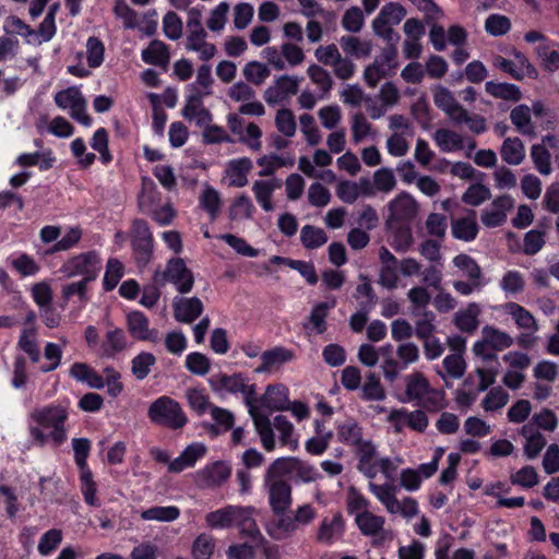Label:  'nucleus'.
I'll use <instances>...</instances> for the list:
<instances>
[{
  "label": "nucleus",
  "mask_w": 559,
  "mask_h": 559,
  "mask_svg": "<svg viewBox=\"0 0 559 559\" xmlns=\"http://www.w3.org/2000/svg\"><path fill=\"white\" fill-rule=\"evenodd\" d=\"M185 366L193 374L205 376L210 371L211 361L204 354L192 352L187 355Z\"/></svg>",
  "instance_id": "56"
},
{
  "label": "nucleus",
  "mask_w": 559,
  "mask_h": 559,
  "mask_svg": "<svg viewBox=\"0 0 559 559\" xmlns=\"http://www.w3.org/2000/svg\"><path fill=\"white\" fill-rule=\"evenodd\" d=\"M453 264L463 271L468 280L475 282L476 285H485L481 269L471 255L465 253L457 254L453 258Z\"/></svg>",
  "instance_id": "28"
},
{
  "label": "nucleus",
  "mask_w": 559,
  "mask_h": 559,
  "mask_svg": "<svg viewBox=\"0 0 559 559\" xmlns=\"http://www.w3.org/2000/svg\"><path fill=\"white\" fill-rule=\"evenodd\" d=\"M510 480L512 485H519L524 488H532L538 484L539 477L533 466L525 465L515 474L511 475Z\"/></svg>",
  "instance_id": "64"
},
{
  "label": "nucleus",
  "mask_w": 559,
  "mask_h": 559,
  "mask_svg": "<svg viewBox=\"0 0 559 559\" xmlns=\"http://www.w3.org/2000/svg\"><path fill=\"white\" fill-rule=\"evenodd\" d=\"M509 394L501 386H493L489 390L481 402V407L486 412H496L507 405Z\"/></svg>",
  "instance_id": "46"
},
{
  "label": "nucleus",
  "mask_w": 559,
  "mask_h": 559,
  "mask_svg": "<svg viewBox=\"0 0 559 559\" xmlns=\"http://www.w3.org/2000/svg\"><path fill=\"white\" fill-rule=\"evenodd\" d=\"M275 126L285 136H293L296 132V121L293 111L288 108L278 109L275 117Z\"/></svg>",
  "instance_id": "61"
},
{
  "label": "nucleus",
  "mask_w": 559,
  "mask_h": 559,
  "mask_svg": "<svg viewBox=\"0 0 559 559\" xmlns=\"http://www.w3.org/2000/svg\"><path fill=\"white\" fill-rule=\"evenodd\" d=\"M289 390L283 383L269 384L262 396V405L271 411L289 409Z\"/></svg>",
  "instance_id": "13"
},
{
  "label": "nucleus",
  "mask_w": 559,
  "mask_h": 559,
  "mask_svg": "<svg viewBox=\"0 0 559 559\" xmlns=\"http://www.w3.org/2000/svg\"><path fill=\"white\" fill-rule=\"evenodd\" d=\"M355 522L360 533L365 536H376L382 531L384 525V519L382 516L374 515L369 511L357 513Z\"/></svg>",
  "instance_id": "27"
},
{
  "label": "nucleus",
  "mask_w": 559,
  "mask_h": 559,
  "mask_svg": "<svg viewBox=\"0 0 559 559\" xmlns=\"http://www.w3.org/2000/svg\"><path fill=\"white\" fill-rule=\"evenodd\" d=\"M300 241L306 249L313 250L322 247L328 236L322 228L305 225L300 231Z\"/></svg>",
  "instance_id": "38"
},
{
  "label": "nucleus",
  "mask_w": 559,
  "mask_h": 559,
  "mask_svg": "<svg viewBox=\"0 0 559 559\" xmlns=\"http://www.w3.org/2000/svg\"><path fill=\"white\" fill-rule=\"evenodd\" d=\"M428 389L429 382L423 373L415 372L406 377V401L420 400L428 392Z\"/></svg>",
  "instance_id": "35"
},
{
  "label": "nucleus",
  "mask_w": 559,
  "mask_h": 559,
  "mask_svg": "<svg viewBox=\"0 0 559 559\" xmlns=\"http://www.w3.org/2000/svg\"><path fill=\"white\" fill-rule=\"evenodd\" d=\"M230 472V467L226 463L217 461L211 466H206L202 471V476L207 486L214 487L225 483L229 478Z\"/></svg>",
  "instance_id": "33"
},
{
  "label": "nucleus",
  "mask_w": 559,
  "mask_h": 559,
  "mask_svg": "<svg viewBox=\"0 0 559 559\" xmlns=\"http://www.w3.org/2000/svg\"><path fill=\"white\" fill-rule=\"evenodd\" d=\"M19 345L29 356L33 362L39 361L40 350L37 345L36 330L34 328L23 330Z\"/></svg>",
  "instance_id": "50"
},
{
  "label": "nucleus",
  "mask_w": 559,
  "mask_h": 559,
  "mask_svg": "<svg viewBox=\"0 0 559 559\" xmlns=\"http://www.w3.org/2000/svg\"><path fill=\"white\" fill-rule=\"evenodd\" d=\"M418 211L415 199L407 192L400 193L389 203L390 218L395 222H409Z\"/></svg>",
  "instance_id": "11"
},
{
  "label": "nucleus",
  "mask_w": 559,
  "mask_h": 559,
  "mask_svg": "<svg viewBox=\"0 0 559 559\" xmlns=\"http://www.w3.org/2000/svg\"><path fill=\"white\" fill-rule=\"evenodd\" d=\"M337 437L341 442L354 447L362 440V428L349 418L337 426Z\"/></svg>",
  "instance_id": "36"
},
{
  "label": "nucleus",
  "mask_w": 559,
  "mask_h": 559,
  "mask_svg": "<svg viewBox=\"0 0 559 559\" xmlns=\"http://www.w3.org/2000/svg\"><path fill=\"white\" fill-rule=\"evenodd\" d=\"M60 10V3L55 2L48 7L44 21L40 23L37 29L38 36L41 41H49L57 32L56 15Z\"/></svg>",
  "instance_id": "41"
},
{
  "label": "nucleus",
  "mask_w": 559,
  "mask_h": 559,
  "mask_svg": "<svg viewBox=\"0 0 559 559\" xmlns=\"http://www.w3.org/2000/svg\"><path fill=\"white\" fill-rule=\"evenodd\" d=\"M501 158L509 165H520L525 158L524 144L519 138H507L500 150Z\"/></svg>",
  "instance_id": "26"
},
{
  "label": "nucleus",
  "mask_w": 559,
  "mask_h": 559,
  "mask_svg": "<svg viewBox=\"0 0 559 559\" xmlns=\"http://www.w3.org/2000/svg\"><path fill=\"white\" fill-rule=\"evenodd\" d=\"M247 377L241 372L234 374L219 373L212 377L209 382L213 391H226L228 393L237 394L242 393L247 403L255 395V385L247 384Z\"/></svg>",
  "instance_id": "6"
},
{
  "label": "nucleus",
  "mask_w": 559,
  "mask_h": 559,
  "mask_svg": "<svg viewBox=\"0 0 559 559\" xmlns=\"http://www.w3.org/2000/svg\"><path fill=\"white\" fill-rule=\"evenodd\" d=\"M147 415L154 424L173 430L181 429L188 423V417L181 405L166 395L156 399L151 404Z\"/></svg>",
  "instance_id": "2"
},
{
  "label": "nucleus",
  "mask_w": 559,
  "mask_h": 559,
  "mask_svg": "<svg viewBox=\"0 0 559 559\" xmlns=\"http://www.w3.org/2000/svg\"><path fill=\"white\" fill-rule=\"evenodd\" d=\"M554 41L548 39L546 43H540L535 47V53L542 60V66L547 71H554L559 66V52L551 47Z\"/></svg>",
  "instance_id": "43"
},
{
  "label": "nucleus",
  "mask_w": 559,
  "mask_h": 559,
  "mask_svg": "<svg viewBox=\"0 0 559 559\" xmlns=\"http://www.w3.org/2000/svg\"><path fill=\"white\" fill-rule=\"evenodd\" d=\"M298 464V459L294 456L278 457L267 467L265 472V483L280 479L283 476L294 473V468Z\"/></svg>",
  "instance_id": "29"
},
{
  "label": "nucleus",
  "mask_w": 559,
  "mask_h": 559,
  "mask_svg": "<svg viewBox=\"0 0 559 559\" xmlns=\"http://www.w3.org/2000/svg\"><path fill=\"white\" fill-rule=\"evenodd\" d=\"M102 270V259L96 251L72 255L60 266V272L68 278L82 276V281L93 282Z\"/></svg>",
  "instance_id": "3"
},
{
  "label": "nucleus",
  "mask_w": 559,
  "mask_h": 559,
  "mask_svg": "<svg viewBox=\"0 0 559 559\" xmlns=\"http://www.w3.org/2000/svg\"><path fill=\"white\" fill-rule=\"evenodd\" d=\"M252 191L257 202L265 212H271L274 210L272 202L273 191L269 186V182H264V180H255L252 186Z\"/></svg>",
  "instance_id": "59"
},
{
  "label": "nucleus",
  "mask_w": 559,
  "mask_h": 559,
  "mask_svg": "<svg viewBox=\"0 0 559 559\" xmlns=\"http://www.w3.org/2000/svg\"><path fill=\"white\" fill-rule=\"evenodd\" d=\"M485 29L492 36H503L511 29L510 19L501 14H490L486 19Z\"/></svg>",
  "instance_id": "60"
},
{
  "label": "nucleus",
  "mask_w": 559,
  "mask_h": 559,
  "mask_svg": "<svg viewBox=\"0 0 559 559\" xmlns=\"http://www.w3.org/2000/svg\"><path fill=\"white\" fill-rule=\"evenodd\" d=\"M62 542V532L58 528L47 531L39 539L37 550L41 556H49Z\"/></svg>",
  "instance_id": "57"
},
{
  "label": "nucleus",
  "mask_w": 559,
  "mask_h": 559,
  "mask_svg": "<svg viewBox=\"0 0 559 559\" xmlns=\"http://www.w3.org/2000/svg\"><path fill=\"white\" fill-rule=\"evenodd\" d=\"M370 490L377 499L385 506L390 513H397L399 500L395 497V487L389 484H370Z\"/></svg>",
  "instance_id": "37"
},
{
  "label": "nucleus",
  "mask_w": 559,
  "mask_h": 559,
  "mask_svg": "<svg viewBox=\"0 0 559 559\" xmlns=\"http://www.w3.org/2000/svg\"><path fill=\"white\" fill-rule=\"evenodd\" d=\"M527 426L522 428V435L526 437V442L524 444V454L528 460H533L538 456L540 451L546 445V439L540 432H535L531 436H526Z\"/></svg>",
  "instance_id": "58"
},
{
  "label": "nucleus",
  "mask_w": 559,
  "mask_h": 559,
  "mask_svg": "<svg viewBox=\"0 0 559 559\" xmlns=\"http://www.w3.org/2000/svg\"><path fill=\"white\" fill-rule=\"evenodd\" d=\"M35 127L38 132L47 131L57 138L67 139L74 133V127L61 116L49 120L46 115H41L37 118Z\"/></svg>",
  "instance_id": "15"
},
{
  "label": "nucleus",
  "mask_w": 559,
  "mask_h": 559,
  "mask_svg": "<svg viewBox=\"0 0 559 559\" xmlns=\"http://www.w3.org/2000/svg\"><path fill=\"white\" fill-rule=\"evenodd\" d=\"M81 491L84 497V501L92 507H98L99 501L96 496L97 489L96 484L93 480L92 471L80 472Z\"/></svg>",
  "instance_id": "53"
},
{
  "label": "nucleus",
  "mask_w": 559,
  "mask_h": 559,
  "mask_svg": "<svg viewBox=\"0 0 559 559\" xmlns=\"http://www.w3.org/2000/svg\"><path fill=\"white\" fill-rule=\"evenodd\" d=\"M510 119L522 134L533 133L531 109L527 105L521 104L514 107L510 112Z\"/></svg>",
  "instance_id": "39"
},
{
  "label": "nucleus",
  "mask_w": 559,
  "mask_h": 559,
  "mask_svg": "<svg viewBox=\"0 0 559 559\" xmlns=\"http://www.w3.org/2000/svg\"><path fill=\"white\" fill-rule=\"evenodd\" d=\"M531 157L536 169L542 175L551 173V156L549 151L543 144H534L531 147Z\"/></svg>",
  "instance_id": "49"
},
{
  "label": "nucleus",
  "mask_w": 559,
  "mask_h": 559,
  "mask_svg": "<svg viewBox=\"0 0 559 559\" xmlns=\"http://www.w3.org/2000/svg\"><path fill=\"white\" fill-rule=\"evenodd\" d=\"M180 515V510L176 506L160 507L155 506L142 511V520L173 522Z\"/></svg>",
  "instance_id": "42"
},
{
  "label": "nucleus",
  "mask_w": 559,
  "mask_h": 559,
  "mask_svg": "<svg viewBox=\"0 0 559 559\" xmlns=\"http://www.w3.org/2000/svg\"><path fill=\"white\" fill-rule=\"evenodd\" d=\"M525 287V282L519 271H508L500 281V288L506 294L515 295L522 293Z\"/></svg>",
  "instance_id": "63"
},
{
  "label": "nucleus",
  "mask_w": 559,
  "mask_h": 559,
  "mask_svg": "<svg viewBox=\"0 0 559 559\" xmlns=\"http://www.w3.org/2000/svg\"><path fill=\"white\" fill-rule=\"evenodd\" d=\"M433 102L439 109L443 110L453 120L463 109V107L457 103L453 94L442 85H437L435 87Z\"/></svg>",
  "instance_id": "19"
},
{
  "label": "nucleus",
  "mask_w": 559,
  "mask_h": 559,
  "mask_svg": "<svg viewBox=\"0 0 559 559\" xmlns=\"http://www.w3.org/2000/svg\"><path fill=\"white\" fill-rule=\"evenodd\" d=\"M254 425L263 448L267 452L273 451L275 449V439L270 419L266 416L254 417Z\"/></svg>",
  "instance_id": "52"
},
{
  "label": "nucleus",
  "mask_w": 559,
  "mask_h": 559,
  "mask_svg": "<svg viewBox=\"0 0 559 559\" xmlns=\"http://www.w3.org/2000/svg\"><path fill=\"white\" fill-rule=\"evenodd\" d=\"M293 350L284 346H275L261 354V364L254 369L255 373H270L294 359Z\"/></svg>",
  "instance_id": "10"
},
{
  "label": "nucleus",
  "mask_w": 559,
  "mask_h": 559,
  "mask_svg": "<svg viewBox=\"0 0 559 559\" xmlns=\"http://www.w3.org/2000/svg\"><path fill=\"white\" fill-rule=\"evenodd\" d=\"M7 262L22 276H34L39 272V265L33 257L26 253H14Z\"/></svg>",
  "instance_id": "31"
},
{
  "label": "nucleus",
  "mask_w": 559,
  "mask_h": 559,
  "mask_svg": "<svg viewBox=\"0 0 559 559\" xmlns=\"http://www.w3.org/2000/svg\"><path fill=\"white\" fill-rule=\"evenodd\" d=\"M340 44L347 56L355 57L357 59L368 57L371 51L369 43H362L355 36H342Z\"/></svg>",
  "instance_id": "40"
},
{
  "label": "nucleus",
  "mask_w": 559,
  "mask_h": 559,
  "mask_svg": "<svg viewBox=\"0 0 559 559\" xmlns=\"http://www.w3.org/2000/svg\"><path fill=\"white\" fill-rule=\"evenodd\" d=\"M362 399L366 401H383L385 399L380 378L373 372L366 377V382L362 385Z\"/></svg>",
  "instance_id": "51"
},
{
  "label": "nucleus",
  "mask_w": 559,
  "mask_h": 559,
  "mask_svg": "<svg viewBox=\"0 0 559 559\" xmlns=\"http://www.w3.org/2000/svg\"><path fill=\"white\" fill-rule=\"evenodd\" d=\"M433 138L443 152L456 151L463 147V138L454 131L438 129Z\"/></svg>",
  "instance_id": "44"
},
{
  "label": "nucleus",
  "mask_w": 559,
  "mask_h": 559,
  "mask_svg": "<svg viewBox=\"0 0 559 559\" xmlns=\"http://www.w3.org/2000/svg\"><path fill=\"white\" fill-rule=\"evenodd\" d=\"M504 309L510 316H512L519 328L536 329V321L534 317L523 306L510 301L504 305Z\"/></svg>",
  "instance_id": "45"
},
{
  "label": "nucleus",
  "mask_w": 559,
  "mask_h": 559,
  "mask_svg": "<svg viewBox=\"0 0 559 559\" xmlns=\"http://www.w3.org/2000/svg\"><path fill=\"white\" fill-rule=\"evenodd\" d=\"M354 447L358 456V471L369 479L374 478L377 475L376 464L372 462L377 453L374 444L370 440L362 439Z\"/></svg>",
  "instance_id": "14"
},
{
  "label": "nucleus",
  "mask_w": 559,
  "mask_h": 559,
  "mask_svg": "<svg viewBox=\"0 0 559 559\" xmlns=\"http://www.w3.org/2000/svg\"><path fill=\"white\" fill-rule=\"evenodd\" d=\"M490 198V190L483 183L471 185L462 195V202L472 206H478Z\"/></svg>",
  "instance_id": "54"
},
{
  "label": "nucleus",
  "mask_w": 559,
  "mask_h": 559,
  "mask_svg": "<svg viewBox=\"0 0 559 559\" xmlns=\"http://www.w3.org/2000/svg\"><path fill=\"white\" fill-rule=\"evenodd\" d=\"M174 318L180 323H192L203 312L204 306L198 297H176L173 301Z\"/></svg>",
  "instance_id": "9"
},
{
  "label": "nucleus",
  "mask_w": 559,
  "mask_h": 559,
  "mask_svg": "<svg viewBox=\"0 0 559 559\" xmlns=\"http://www.w3.org/2000/svg\"><path fill=\"white\" fill-rule=\"evenodd\" d=\"M69 417V406L62 403H51L34 408L28 416V432L38 447L48 443L60 445L67 439L66 421Z\"/></svg>",
  "instance_id": "1"
},
{
  "label": "nucleus",
  "mask_w": 559,
  "mask_h": 559,
  "mask_svg": "<svg viewBox=\"0 0 559 559\" xmlns=\"http://www.w3.org/2000/svg\"><path fill=\"white\" fill-rule=\"evenodd\" d=\"M69 372L73 379L86 383L90 388L103 389L105 386L103 377L84 362H74Z\"/></svg>",
  "instance_id": "20"
},
{
  "label": "nucleus",
  "mask_w": 559,
  "mask_h": 559,
  "mask_svg": "<svg viewBox=\"0 0 559 559\" xmlns=\"http://www.w3.org/2000/svg\"><path fill=\"white\" fill-rule=\"evenodd\" d=\"M451 229L452 236L455 239L466 242L475 240L479 233V226L476 222L475 211H471L469 216L460 217L452 221Z\"/></svg>",
  "instance_id": "17"
},
{
  "label": "nucleus",
  "mask_w": 559,
  "mask_h": 559,
  "mask_svg": "<svg viewBox=\"0 0 559 559\" xmlns=\"http://www.w3.org/2000/svg\"><path fill=\"white\" fill-rule=\"evenodd\" d=\"M255 509L253 507H240L239 513L235 520V527L239 528L241 535L255 538L260 535V531L253 519Z\"/></svg>",
  "instance_id": "25"
},
{
  "label": "nucleus",
  "mask_w": 559,
  "mask_h": 559,
  "mask_svg": "<svg viewBox=\"0 0 559 559\" xmlns=\"http://www.w3.org/2000/svg\"><path fill=\"white\" fill-rule=\"evenodd\" d=\"M389 418L392 421L404 418L406 419L407 426L417 432H424L429 424L428 416L420 409L414 412H407L404 408L395 409L391 412Z\"/></svg>",
  "instance_id": "21"
},
{
  "label": "nucleus",
  "mask_w": 559,
  "mask_h": 559,
  "mask_svg": "<svg viewBox=\"0 0 559 559\" xmlns=\"http://www.w3.org/2000/svg\"><path fill=\"white\" fill-rule=\"evenodd\" d=\"M406 9L399 2H389L384 4L379 14L372 21L374 34L385 41L390 43L399 35L392 28V25H399L406 16Z\"/></svg>",
  "instance_id": "4"
},
{
  "label": "nucleus",
  "mask_w": 559,
  "mask_h": 559,
  "mask_svg": "<svg viewBox=\"0 0 559 559\" xmlns=\"http://www.w3.org/2000/svg\"><path fill=\"white\" fill-rule=\"evenodd\" d=\"M483 341L493 350H503L513 343L512 337L508 333L490 325L483 328Z\"/></svg>",
  "instance_id": "34"
},
{
  "label": "nucleus",
  "mask_w": 559,
  "mask_h": 559,
  "mask_svg": "<svg viewBox=\"0 0 559 559\" xmlns=\"http://www.w3.org/2000/svg\"><path fill=\"white\" fill-rule=\"evenodd\" d=\"M199 206L209 214L211 222L216 221L222 207L219 192L212 186H206L199 197Z\"/></svg>",
  "instance_id": "22"
},
{
  "label": "nucleus",
  "mask_w": 559,
  "mask_h": 559,
  "mask_svg": "<svg viewBox=\"0 0 559 559\" xmlns=\"http://www.w3.org/2000/svg\"><path fill=\"white\" fill-rule=\"evenodd\" d=\"M55 104L62 110H68L71 118L84 127L92 124V118L86 112V100L76 86L59 91L53 97Z\"/></svg>",
  "instance_id": "5"
},
{
  "label": "nucleus",
  "mask_w": 559,
  "mask_h": 559,
  "mask_svg": "<svg viewBox=\"0 0 559 559\" xmlns=\"http://www.w3.org/2000/svg\"><path fill=\"white\" fill-rule=\"evenodd\" d=\"M72 449L74 452V462L80 472L88 471L87 457L91 452V441L87 438L72 439Z\"/></svg>",
  "instance_id": "55"
},
{
  "label": "nucleus",
  "mask_w": 559,
  "mask_h": 559,
  "mask_svg": "<svg viewBox=\"0 0 559 559\" xmlns=\"http://www.w3.org/2000/svg\"><path fill=\"white\" fill-rule=\"evenodd\" d=\"M472 307L475 305H471L466 310L459 311L454 316L455 326L465 333H473L478 326L477 312H473Z\"/></svg>",
  "instance_id": "62"
},
{
  "label": "nucleus",
  "mask_w": 559,
  "mask_h": 559,
  "mask_svg": "<svg viewBox=\"0 0 559 559\" xmlns=\"http://www.w3.org/2000/svg\"><path fill=\"white\" fill-rule=\"evenodd\" d=\"M142 60L167 71L170 60L168 46L160 40H152L147 48L142 50Z\"/></svg>",
  "instance_id": "16"
},
{
  "label": "nucleus",
  "mask_w": 559,
  "mask_h": 559,
  "mask_svg": "<svg viewBox=\"0 0 559 559\" xmlns=\"http://www.w3.org/2000/svg\"><path fill=\"white\" fill-rule=\"evenodd\" d=\"M163 276L165 281L173 283L180 294L190 293L194 284L192 272L180 258H173L168 261Z\"/></svg>",
  "instance_id": "7"
},
{
  "label": "nucleus",
  "mask_w": 559,
  "mask_h": 559,
  "mask_svg": "<svg viewBox=\"0 0 559 559\" xmlns=\"http://www.w3.org/2000/svg\"><path fill=\"white\" fill-rule=\"evenodd\" d=\"M269 503L274 514H284L290 508L292 486L288 481L276 479L269 481Z\"/></svg>",
  "instance_id": "8"
},
{
  "label": "nucleus",
  "mask_w": 559,
  "mask_h": 559,
  "mask_svg": "<svg viewBox=\"0 0 559 559\" xmlns=\"http://www.w3.org/2000/svg\"><path fill=\"white\" fill-rule=\"evenodd\" d=\"M123 265L117 259H109L103 278V287L106 292L112 290L123 276Z\"/></svg>",
  "instance_id": "47"
},
{
  "label": "nucleus",
  "mask_w": 559,
  "mask_h": 559,
  "mask_svg": "<svg viewBox=\"0 0 559 559\" xmlns=\"http://www.w3.org/2000/svg\"><path fill=\"white\" fill-rule=\"evenodd\" d=\"M115 19L124 29H135L140 25L138 12L132 9L127 0H116L112 7Z\"/></svg>",
  "instance_id": "23"
},
{
  "label": "nucleus",
  "mask_w": 559,
  "mask_h": 559,
  "mask_svg": "<svg viewBox=\"0 0 559 559\" xmlns=\"http://www.w3.org/2000/svg\"><path fill=\"white\" fill-rule=\"evenodd\" d=\"M239 506H226L206 514V525L213 530L229 528L235 525Z\"/></svg>",
  "instance_id": "18"
},
{
  "label": "nucleus",
  "mask_w": 559,
  "mask_h": 559,
  "mask_svg": "<svg viewBox=\"0 0 559 559\" xmlns=\"http://www.w3.org/2000/svg\"><path fill=\"white\" fill-rule=\"evenodd\" d=\"M336 305L335 299L332 301H320L318 302L311 310L309 321L312 324L313 330L317 334H323L326 329V318L329 311L333 309Z\"/></svg>",
  "instance_id": "32"
},
{
  "label": "nucleus",
  "mask_w": 559,
  "mask_h": 559,
  "mask_svg": "<svg viewBox=\"0 0 559 559\" xmlns=\"http://www.w3.org/2000/svg\"><path fill=\"white\" fill-rule=\"evenodd\" d=\"M485 91L495 98L519 102L522 98L520 87L512 83H498L488 81L485 84Z\"/></svg>",
  "instance_id": "24"
},
{
  "label": "nucleus",
  "mask_w": 559,
  "mask_h": 559,
  "mask_svg": "<svg viewBox=\"0 0 559 559\" xmlns=\"http://www.w3.org/2000/svg\"><path fill=\"white\" fill-rule=\"evenodd\" d=\"M126 346L127 342L122 330L115 329L107 332L106 340L99 346L97 354L102 357H111L116 353L124 349Z\"/></svg>",
  "instance_id": "30"
},
{
  "label": "nucleus",
  "mask_w": 559,
  "mask_h": 559,
  "mask_svg": "<svg viewBox=\"0 0 559 559\" xmlns=\"http://www.w3.org/2000/svg\"><path fill=\"white\" fill-rule=\"evenodd\" d=\"M345 533V520L341 512H336L332 519L324 518L318 528L317 539L320 543L331 545Z\"/></svg>",
  "instance_id": "12"
},
{
  "label": "nucleus",
  "mask_w": 559,
  "mask_h": 559,
  "mask_svg": "<svg viewBox=\"0 0 559 559\" xmlns=\"http://www.w3.org/2000/svg\"><path fill=\"white\" fill-rule=\"evenodd\" d=\"M86 61L90 68H98L104 62L105 46L97 37H90L86 40Z\"/></svg>",
  "instance_id": "48"
}]
</instances>
